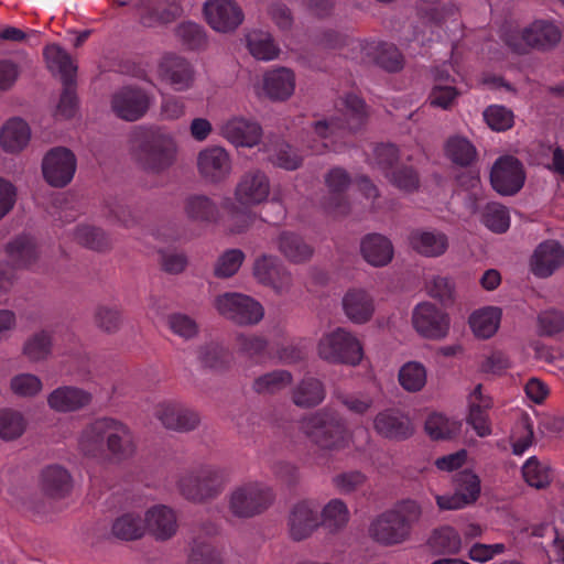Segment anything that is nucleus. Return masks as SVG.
Wrapping results in <instances>:
<instances>
[{
	"label": "nucleus",
	"mask_w": 564,
	"mask_h": 564,
	"mask_svg": "<svg viewBox=\"0 0 564 564\" xmlns=\"http://www.w3.org/2000/svg\"><path fill=\"white\" fill-rule=\"evenodd\" d=\"M343 117L315 121L312 131L307 132L303 145L312 154L328 151L341 152L346 147V134L359 130L366 122L365 101L355 94H347L341 99Z\"/></svg>",
	"instance_id": "1"
},
{
	"label": "nucleus",
	"mask_w": 564,
	"mask_h": 564,
	"mask_svg": "<svg viewBox=\"0 0 564 564\" xmlns=\"http://www.w3.org/2000/svg\"><path fill=\"white\" fill-rule=\"evenodd\" d=\"M78 445L84 455L101 457L106 453L111 459L122 462L135 451L134 436L130 427L113 417H99L89 423L79 436Z\"/></svg>",
	"instance_id": "2"
},
{
	"label": "nucleus",
	"mask_w": 564,
	"mask_h": 564,
	"mask_svg": "<svg viewBox=\"0 0 564 564\" xmlns=\"http://www.w3.org/2000/svg\"><path fill=\"white\" fill-rule=\"evenodd\" d=\"M422 516V507L413 499H404L378 516L369 527L370 536L380 544L393 545L406 540Z\"/></svg>",
	"instance_id": "3"
},
{
	"label": "nucleus",
	"mask_w": 564,
	"mask_h": 564,
	"mask_svg": "<svg viewBox=\"0 0 564 564\" xmlns=\"http://www.w3.org/2000/svg\"><path fill=\"white\" fill-rule=\"evenodd\" d=\"M269 194L270 182L265 173L259 170L246 173L235 191L236 200L241 206L234 203L226 206L230 215V231L241 234L247 230L256 218V214L249 207L265 202Z\"/></svg>",
	"instance_id": "4"
},
{
	"label": "nucleus",
	"mask_w": 564,
	"mask_h": 564,
	"mask_svg": "<svg viewBox=\"0 0 564 564\" xmlns=\"http://www.w3.org/2000/svg\"><path fill=\"white\" fill-rule=\"evenodd\" d=\"M135 156L142 167L151 173H162L176 159L177 145L174 137L163 128H150L135 134Z\"/></svg>",
	"instance_id": "5"
},
{
	"label": "nucleus",
	"mask_w": 564,
	"mask_h": 564,
	"mask_svg": "<svg viewBox=\"0 0 564 564\" xmlns=\"http://www.w3.org/2000/svg\"><path fill=\"white\" fill-rule=\"evenodd\" d=\"M301 429L315 444L325 449L345 448L349 443L344 419L329 408L304 417Z\"/></svg>",
	"instance_id": "6"
},
{
	"label": "nucleus",
	"mask_w": 564,
	"mask_h": 564,
	"mask_svg": "<svg viewBox=\"0 0 564 564\" xmlns=\"http://www.w3.org/2000/svg\"><path fill=\"white\" fill-rule=\"evenodd\" d=\"M227 481L224 468L203 465L182 476L178 489L185 499L204 503L216 499L224 491Z\"/></svg>",
	"instance_id": "7"
},
{
	"label": "nucleus",
	"mask_w": 564,
	"mask_h": 564,
	"mask_svg": "<svg viewBox=\"0 0 564 564\" xmlns=\"http://www.w3.org/2000/svg\"><path fill=\"white\" fill-rule=\"evenodd\" d=\"M275 498L273 489L261 481H248L228 495V509L238 519H250L267 511Z\"/></svg>",
	"instance_id": "8"
},
{
	"label": "nucleus",
	"mask_w": 564,
	"mask_h": 564,
	"mask_svg": "<svg viewBox=\"0 0 564 564\" xmlns=\"http://www.w3.org/2000/svg\"><path fill=\"white\" fill-rule=\"evenodd\" d=\"M562 37L560 28L549 20H535L522 31L505 34L506 45L514 53L525 54L530 48L546 51L554 47Z\"/></svg>",
	"instance_id": "9"
},
{
	"label": "nucleus",
	"mask_w": 564,
	"mask_h": 564,
	"mask_svg": "<svg viewBox=\"0 0 564 564\" xmlns=\"http://www.w3.org/2000/svg\"><path fill=\"white\" fill-rule=\"evenodd\" d=\"M318 356L332 364H346L356 366L362 357L364 350L360 341L348 330L338 327L319 339Z\"/></svg>",
	"instance_id": "10"
},
{
	"label": "nucleus",
	"mask_w": 564,
	"mask_h": 564,
	"mask_svg": "<svg viewBox=\"0 0 564 564\" xmlns=\"http://www.w3.org/2000/svg\"><path fill=\"white\" fill-rule=\"evenodd\" d=\"M215 307L221 316L242 326L256 325L264 316V308L260 302L236 292L218 295Z\"/></svg>",
	"instance_id": "11"
},
{
	"label": "nucleus",
	"mask_w": 564,
	"mask_h": 564,
	"mask_svg": "<svg viewBox=\"0 0 564 564\" xmlns=\"http://www.w3.org/2000/svg\"><path fill=\"white\" fill-rule=\"evenodd\" d=\"M75 171L76 158L70 150L64 147L50 150L43 159V176L54 187H64L70 183Z\"/></svg>",
	"instance_id": "12"
},
{
	"label": "nucleus",
	"mask_w": 564,
	"mask_h": 564,
	"mask_svg": "<svg viewBox=\"0 0 564 564\" xmlns=\"http://www.w3.org/2000/svg\"><path fill=\"white\" fill-rule=\"evenodd\" d=\"M524 178L522 164L511 155L499 158L490 172L492 187L502 195L518 193L524 184Z\"/></svg>",
	"instance_id": "13"
},
{
	"label": "nucleus",
	"mask_w": 564,
	"mask_h": 564,
	"mask_svg": "<svg viewBox=\"0 0 564 564\" xmlns=\"http://www.w3.org/2000/svg\"><path fill=\"white\" fill-rule=\"evenodd\" d=\"M149 106V96L138 87L124 86L111 96L112 112L126 121L139 120L145 115Z\"/></svg>",
	"instance_id": "14"
},
{
	"label": "nucleus",
	"mask_w": 564,
	"mask_h": 564,
	"mask_svg": "<svg viewBox=\"0 0 564 564\" xmlns=\"http://www.w3.org/2000/svg\"><path fill=\"white\" fill-rule=\"evenodd\" d=\"M253 275L260 284L270 286L278 294H285L292 288L291 273L271 254H262L256 259Z\"/></svg>",
	"instance_id": "15"
},
{
	"label": "nucleus",
	"mask_w": 564,
	"mask_h": 564,
	"mask_svg": "<svg viewBox=\"0 0 564 564\" xmlns=\"http://www.w3.org/2000/svg\"><path fill=\"white\" fill-rule=\"evenodd\" d=\"M412 319L416 332L430 339H441L449 329L448 315L431 303L416 305Z\"/></svg>",
	"instance_id": "16"
},
{
	"label": "nucleus",
	"mask_w": 564,
	"mask_h": 564,
	"mask_svg": "<svg viewBox=\"0 0 564 564\" xmlns=\"http://www.w3.org/2000/svg\"><path fill=\"white\" fill-rule=\"evenodd\" d=\"M204 13L210 28L223 33L236 30L243 21L241 8L232 0H208Z\"/></svg>",
	"instance_id": "17"
},
{
	"label": "nucleus",
	"mask_w": 564,
	"mask_h": 564,
	"mask_svg": "<svg viewBox=\"0 0 564 564\" xmlns=\"http://www.w3.org/2000/svg\"><path fill=\"white\" fill-rule=\"evenodd\" d=\"M155 416L167 430L189 432L199 424V415L194 410L175 401H165L155 409Z\"/></svg>",
	"instance_id": "18"
},
{
	"label": "nucleus",
	"mask_w": 564,
	"mask_h": 564,
	"mask_svg": "<svg viewBox=\"0 0 564 564\" xmlns=\"http://www.w3.org/2000/svg\"><path fill=\"white\" fill-rule=\"evenodd\" d=\"M197 166L203 178L210 183H219L229 176L231 159L224 148L213 145L199 152Z\"/></svg>",
	"instance_id": "19"
},
{
	"label": "nucleus",
	"mask_w": 564,
	"mask_h": 564,
	"mask_svg": "<svg viewBox=\"0 0 564 564\" xmlns=\"http://www.w3.org/2000/svg\"><path fill=\"white\" fill-rule=\"evenodd\" d=\"M159 69L162 79L176 91H185L193 86L195 72L184 57L166 55L162 58Z\"/></svg>",
	"instance_id": "20"
},
{
	"label": "nucleus",
	"mask_w": 564,
	"mask_h": 564,
	"mask_svg": "<svg viewBox=\"0 0 564 564\" xmlns=\"http://www.w3.org/2000/svg\"><path fill=\"white\" fill-rule=\"evenodd\" d=\"M220 133L236 147L252 148L261 140L262 128L254 120L234 117L221 124Z\"/></svg>",
	"instance_id": "21"
},
{
	"label": "nucleus",
	"mask_w": 564,
	"mask_h": 564,
	"mask_svg": "<svg viewBox=\"0 0 564 564\" xmlns=\"http://www.w3.org/2000/svg\"><path fill=\"white\" fill-rule=\"evenodd\" d=\"M376 432L390 440H406L413 434V425L408 415L397 409L379 412L373 420Z\"/></svg>",
	"instance_id": "22"
},
{
	"label": "nucleus",
	"mask_w": 564,
	"mask_h": 564,
	"mask_svg": "<svg viewBox=\"0 0 564 564\" xmlns=\"http://www.w3.org/2000/svg\"><path fill=\"white\" fill-rule=\"evenodd\" d=\"M321 524L316 506L311 501L296 503L289 517L290 535L295 541L308 538Z\"/></svg>",
	"instance_id": "23"
},
{
	"label": "nucleus",
	"mask_w": 564,
	"mask_h": 564,
	"mask_svg": "<svg viewBox=\"0 0 564 564\" xmlns=\"http://www.w3.org/2000/svg\"><path fill=\"white\" fill-rule=\"evenodd\" d=\"M325 183L329 191V196L324 203L325 208L329 213L346 214L348 210L346 191L351 183L348 172L343 167H334L326 174Z\"/></svg>",
	"instance_id": "24"
},
{
	"label": "nucleus",
	"mask_w": 564,
	"mask_h": 564,
	"mask_svg": "<svg viewBox=\"0 0 564 564\" xmlns=\"http://www.w3.org/2000/svg\"><path fill=\"white\" fill-rule=\"evenodd\" d=\"M563 263L564 248L555 240H547L535 249L531 267L534 275L547 278Z\"/></svg>",
	"instance_id": "25"
},
{
	"label": "nucleus",
	"mask_w": 564,
	"mask_h": 564,
	"mask_svg": "<svg viewBox=\"0 0 564 564\" xmlns=\"http://www.w3.org/2000/svg\"><path fill=\"white\" fill-rule=\"evenodd\" d=\"M346 316L355 324L369 322L375 313L373 297L365 290H349L343 297Z\"/></svg>",
	"instance_id": "26"
},
{
	"label": "nucleus",
	"mask_w": 564,
	"mask_h": 564,
	"mask_svg": "<svg viewBox=\"0 0 564 564\" xmlns=\"http://www.w3.org/2000/svg\"><path fill=\"white\" fill-rule=\"evenodd\" d=\"M91 401V394L77 387H59L53 390L47 403L50 408L57 412H74L88 405Z\"/></svg>",
	"instance_id": "27"
},
{
	"label": "nucleus",
	"mask_w": 564,
	"mask_h": 564,
	"mask_svg": "<svg viewBox=\"0 0 564 564\" xmlns=\"http://www.w3.org/2000/svg\"><path fill=\"white\" fill-rule=\"evenodd\" d=\"M481 388V384L476 386L470 394L467 422L473 426L478 436L485 437L491 434L488 411L492 406V401L490 398L482 394Z\"/></svg>",
	"instance_id": "28"
},
{
	"label": "nucleus",
	"mask_w": 564,
	"mask_h": 564,
	"mask_svg": "<svg viewBox=\"0 0 564 564\" xmlns=\"http://www.w3.org/2000/svg\"><path fill=\"white\" fill-rule=\"evenodd\" d=\"M409 240L417 253L430 258L444 254L448 248L447 236L438 230L416 229L410 234Z\"/></svg>",
	"instance_id": "29"
},
{
	"label": "nucleus",
	"mask_w": 564,
	"mask_h": 564,
	"mask_svg": "<svg viewBox=\"0 0 564 564\" xmlns=\"http://www.w3.org/2000/svg\"><path fill=\"white\" fill-rule=\"evenodd\" d=\"M364 259L373 267H384L393 258L391 241L381 234H368L360 243Z\"/></svg>",
	"instance_id": "30"
},
{
	"label": "nucleus",
	"mask_w": 564,
	"mask_h": 564,
	"mask_svg": "<svg viewBox=\"0 0 564 564\" xmlns=\"http://www.w3.org/2000/svg\"><path fill=\"white\" fill-rule=\"evenodd\" d=\"M182 12V7L175 0H149L141 13V23L148 28L171 23Z\"/></svg>",
	"instance_id": "31"
},
{
	"label": "nucleus",
	"mask_w": 564,
	"mask_h": 564,
	"mask_svg": "<svg viewBox=\"0 0 564 564\" xmlns=\"http://www.w3.org/2000/svg\"><path fill=\"white\" fill-rule=\"evenodd\" d=\"M7 254L17 268H32L40 258L35 239L29 235L15 237L6 247Z\"/></svg>",
	"instance_id": "32"
},
{
	"label": "nucleus",
	"mask_w": 564,
	"mask_h": 564,
	"mask_svg": "<svg viewBox=\"0 0 564 564\" xmlns=\"http://www.w3.org/2000/svg\"><path fill=\"white\" fill-rule=\"evenodd\" d=\"M263 88L272 100H285L294 91V73L285 67L273 69L264 75Z\"/></svg>",
	"instance_id": "33"
},
{
	"label": "nucleus",
	"mask_w": 564,
	"mask_h": 564,
	"mask_svg": "<svg viewBox=\"0 0 564 564\" xmlns=\"http://www.w3.org/2000/svg\"><path fill=\"white\" fill-rule=\"evenodd\" d=\"M145 527L160 540H166L176 532V516L166 506H154L145 513Z\"/></svg>",
	"instance_id": "34"
},
{
	"label": "nucleus",
	"mask_w": 564,
	"mask_h": 564,
	"mask_svg": "<svg viewBox=\"0 0 564 564\" xmlns=\"http://www.w3.org/2000/svg\"><path fill=\"white\" fill-rule=\"evenodd\" d=\"M183 208L186 217L197 224H213L219 217L216 203L206 195H189L185 198Z\"/></svg>",
	"instance_id": "35"
},
{
	"label": "nucleus",
	"mask_w": 564,
	"mask_h": 564,
	"mask_svg": "<svg viewBox=\"0 0 564 564\" xmlns=\"http://www.w3.org/2000/svg\"><path fill=\"white\" fill-rule=\"evenodd\" d=\"M30 138V127L21 118L9 119L0 130V143L7 152L15 153L23 150Z\"/></svg>",
	"instance_id": "36"
},
{
	"label": "nucleus",
	"mask_w": 564,
	"mask_h": 564,
	"mask_svg": "<svg viewBox=\"0 0 564 564\" xmlns=\"http://www.w3.org/2000/svg\"><path fill=\"white\" fill-rule=\"evenodd\" d=\"M44 56L48 69L59 75L62 84L76 80L77 66L65 50L56 44L47 45Z\"/></svg>",
	"instance_id": "37"
},
{
	"label": "nucleus",
	"mask_w": 564,
	"mask_h": 564,
	"mask_svg": "<svg viewBox=\"0 0 564 564\" xmlns=\"http://www.w3.org/2000/svg\"><path fill=\"white\" fill-rule=\"evenodd\" d=\"M502 312L496 306H486L475 311L469 317V325L476 337H492L500 325Z\"/></svg>",
	"instance_id": "38"
},
{
	"label": "nucleus",
	"mask_w": 564,
	"mask_h": 564,
	"mask_svg": "<svg viewBox=\"0 0 564 564\" xmlns=\"http://www.w3.org/2000/svg\"><path fill=\"white\" fill-rule=\"evenodd\" d=\"M41 484L46 495L63 498L70 491L72 477L62 466L52 465L42 471Z\"/></svg>",
	"instance_id": "39"
},
{
	"label": "nucleus",
	"mask_w": 564,
	"mask_h": 564,
	"mask_svg": "<svg viewBox=\"0 0 564 564\" xmlns=\"http://www.w3.org/2000/svg\"><path fill=\"white\" fill-rule=\"evenodd\" d=\"M278 249L294 263L305 262L313 256V248L301 236L291 231H282L279 235Z\"/></svg>",
	"instance_id": "40"
},
{
	"label": "nucleus",
	"mask_w": 564,
	"mask_h": 564,
	"mask_svg": "<svg viewBox=\"0 0 564 564\" xmlns=\"http://www.w3.org/2000/svg\"><path fill=\"white\" fill-rule=\"evenodd\" d=\"M325 394L322 381L306 377L293 389L292 400L297 406L313 408L323 402Z\"/></svg>",
	"instance_id": "41"
},
{
	"label": "nucleus",
	"mask_w": 564,
	"mask_h": 564,
	"mask_svg": "<svg viewBox=\"0 0 564 564\" xmlns=\"http://www.w3.org/2000/svg\"><path fill=\"white\" fill-rule=\"evenodd\" d=\"M145 530V519L138 512H126L117 517L111 525V534L122 541L140 539Z\"/></svg>",
	"instance_id": "42"
},
{
	"label": "nucleus",
	"mask_w": 564,
	"mask_h": 564,
	"mask_svg": "<svg viewBox=\"0 0 564 564\" xmlns=\"http://www.w3.org/2000/svg\"><path fill=\"white\" fill-rule=\"evenodd\" d=\"M512 454L522 456L533 444V422L529 414H522L514 423L510 434Z\"/></svg>",
	"instance_id": "43"
},
{
	"label": "nucleus",
	"mask_w": 564,
	"mask_h": 564,
	"mask_svg": "<svg viewBox=\"0 0 564 564\" xmlns=\"http://www.w3.org/2000/svg\"><path fill=\"white\" fill-rule=\"evenodd\" d=\"M446 156L456 165L469 166L477 159L475 145L466 138L451 137L445 144Z\"/></svg>",
	"instance_id": "44"
},
{
	"label": "nucleus",
	"mask_w": 564,
	"mask_h": 564,
	"mask_svg": "<svg viewBox=\"0 0 564 564\" xmlns=\"http://www.w3.org/2000/svg\"><path fill=\"white\" fill-rule=\"evenodd\" d=\"M198 360L205 368L224 370L229 367L232 356L228 348L210 341L199 347Z\"/></svg>",
	"instance_id": "45"
},
{
	"label": "nucleus",
	"mask_w": 564,
	"mask_h": 564,
	"mask_svg": "<svg viewBox=\"0 0 564 564\" xmlns=\"http://www.w3.org/2000/svg\"><path fill=\"white\" fill-rule=\"evenodd\" d=\"M250 54L260 61H272L278 57L280 48L269 33L252 31L247 35Z\"/></svg>",
	"instance_id": "46"
},
{
	"label": "nucleus",
	"mask_w": 564,
	"mask_h": 564,
	"mask_svg": "<svg viewBox=\"0 0 564 564\" xmlns=\"http://www.w3.org/2000/svg\"><path fill=\"white\" fill-rule=\"evenodd\" d=\"M349 520V511L340 499H332L322 510L321 524L329 532L341 530Z\"/></svg>",
	"instance_id": "47"
},
{
	"label": "nucleus",
	"mask_w": 564,
	"mask_h": 564,
	"mask_svg": "<svg viewBox=\"0 0 564 564\" xmlns=\"http://www.w3.org/2000/svg\"><path fill=\"white\" fill-rule=\"evenodd\" d=\"M481 223L492 232L503 234L510 227V216L506 206L489 202L480 212Z\"/></svg>",
	"instance_id": "48"
},
{
	"label": "nucleus",
	"mask_w": 564,
	"mask_h": 564,
	"mask_svg": "<svg viewBox=\"0 0 564 564\" xmlns=\"http://www.w3.org/2000/svg\"><path fill=\"white\" fill-rule=\"evenodd\" d=\"M522 477L525 482L536 489L547 487L552 481L550 467L541 463L536 456L529 457L522 466Z\"/></svg>",
	"instance_id": "49"
},
{
	"label": "nucleus",
	"mask_w": 564,
	"mask_h": 564,
	"mask_svg": "<svg viewBox=\"0 0 564 564\" xmlns=\"http://www.w3.org/2000/svg\"><path fill=\"white\" fill-rule=\"evenodd\" d=\"M292 382V375L286 370H273L258 377L252 384L259 394H274L285 389Z\"/></svg>",
	"instance_id": "50"
},
{
	"label": "nucleus",
	"mask_w": 564,
	"mask_h": 564,
	"mask_svg": "<svg viewBox=\"0 0 564 564\" xmlns=\"http://www.w3.org/2000/svg\"><path fill=\"white\" fill-rule=\"evenodd\" d=\"M399 382L409 392H417L426 383V369L417 361H409L399 370Z\"/></svg>",
	"instance_id": "51"
},
{
	"label": "nucleus",
	"mask_w": 564,
	"mask_h": 564,
	"mask_svg": "<svg viewBox=\"0 0 564 564\" xmlns=\"http://www.w3.org/2000/svg\"><path fill=\"white\" fill-rule=\"evenodd\" d=\"M429 543L438 553H457L460 550L462 541L458 532L452 527L436 529L431 535Z\"/></svg>",
	"instance_id": "52"
},
{
	"label": "nucleus",
	"mask_w": 564,
	"mask_h": 564,
	"mask_svg": "<svg viewBox=\"0 0 564 564\" xmlns=\"http://www.w3.org/2000/svg\"><path fill=\"white\" fill-rule=\"evenodd\" d=\"M75 239L84 247L96 251H104L110 247L109 237L100 228L89 225L78 226Z\"/></svg>",
	"instance_id": "53"
},
{
	"label": "nucleus",
	"mask_w": 564,
	"mask_h": 564,
	"mask_svg": "<svg viewBox=\"0 0 564 564\" xmlns=\"http://www.w3.org/2000/svg\"><path fill=\"white\" fill-rule=\"evenodd\" d=\"M384 176L393 186L406 193H412L420 186L417 172L409 165H397Z\"/></svg>",
	"instance_id": "54"
},
{
	"label": "nucleus",
	"mask_w": 564,
	"mask_h": 564,
	"mask_svg": "<svg viewBox=\"0 0 564 564\" xmlns=\"http://www.w3.org/2000/svg\"><path fill=\"white\" fill-rule=\"evenodd\" d=\"M455 492L463 495L468 503H474L480 495V479L469 469L455 475Z\"/></svg>",
	"instance_id": "55"
},
{
	"label": "nucleus",
	"mask_w": 564,
	"mask_h": 564,
	"mask_svg": "<svg viewBox=\"0 0 564 564\" xmlns=\"http://www.w3.org/2000/svg\"><path fill=\"white\" fill-rule=\"evenodd\" d=\"M236 346L239 352L259 361L267 355L268 341L262 336L239 334L236 337Z\"/></svg>",
	"instance_id": "56"
},
{
	"label": "nucleus",
	"mask_w": 564,
	"mask_h": 564,
	"mask_svg": "<svg viewBox=\"0 0 564 564\" xmlns=\"http://www.w3.org/2000/svg\"><path fill=\"white\" fill-rule=\"evenodd\" d=\"M245 253L240 249H228L221 253L215 264L214 273L217 278L235 275L245 261Z\"/></svg>",
	"instance_id": "57"
},
{
	"label": "nucleus",
	"mask_w": 564,
	"mask_h": 564,
	"mask_svg": "<svg viewBox=\"0 0 564 564\" xmlns=\"http://www.w3.org/2000/svg\"><path fill=\"white\" fill-rule=\"evenodd\" d=\"M456 423L441 413H432L425 421V432L433 440H447L456 434Z\"/></svg>",
	"instance_id": "58"
},
{
	"label": "nucleus",
	"mask_w": 564,
	"mask_h": 564,
	"mask_svg": "<svg viewBox=\"0 0 564 564\" xmlns=\"http://www.w3.org/2000/svg\"><path fill=\"white\" fill-rule=\"evenodd\" d=\"M175 34L189 50H199L206 44L204 28L191 21L177 25Z\"/></svg>",
	"instance_id": "59"
},
{
	"label": "nucleus",
	"mask_w": 564,
	"mask_h": 564,
	"mask_svg": "<svg viewBox=\"0 0 564 564\" xmlns=\"http://www.w3.org/2000/svg\"><path fill=\"white\" fill-rule=\"evenodd\" d=\"M167 325L174 335L184 340L196 337L199 330L197 322L192 316L184 313H173L169 315Z\"/></svg>",
	"instance_id": "60"
},
{
	"label": "nucleus",
	"mask_w": 564,
	"mask_h": 564,
	"mask_svg": "<svg viewBox=\"0 0 564 564\" xmlns=\"http://www.w3.org/2000/svg\"><path fill=\"white\" fill-rule=\"evenodd\" d=\"M270 160L279 167L292 171L301 165L303 156L292 145L282 141L275 144Z\"/></svg>",
	"instance_id": "61"
},
{
	"label": "nucleus",
	"mask_w": 564,
	"mask_h": 564,
	"mask_svg": "<svg viewBox=\"0 0 564 564\" xmlns=\"http://www.w3.org/2000/svg\"><path fill=\"white\" fill-rule=\"evenodd\" d=\"M25 429V421L21 413L12 410L0 411V437L13 440L19 437Z\"/></svg>",
	"instance_id": "62"
},
{
	"label": "nucleus",
	"mask_w": 564,
	"mask_h": 564,
	"mask_svg": "<svg viewBox=\"0 0 564 564\" xmlns=\"http://www.w3.org/2000/svg\"><path fill=\"white\" fill-rule=\"evenodd\" d=\"M486 123L495 131H506L513 126V112L505 106L491 105L484 111Z\"/></svg>",
	"instance_id": "63"
},
{
	"label": "nucleus",
	"mask_w": 564,
	"mask_h": 564,
	"mask_svg": "<svg viewBox=\"0 0 564 564\" xmlns=\"http://www.w3.org/2000/svg\"><path fill=\"white\" fill-rule=\"evenodd\" d=\"M399 150L391 143H381L375 147L371 164L377 166L384 175H387L394 166L398 165Z\"/></svg>",
	"instance_id": "64"
}]
</instances>
